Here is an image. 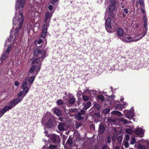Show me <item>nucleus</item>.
<instances>
[{"mask_svg": "<svg viewBox=\"0 0 149 149\" xmlns=\"http://www.w3.org/2000/svg\"><path fill=\"white\" fill-rule=\"evenodd\" d=\"M25 0H16L15 8L16 10L18 9L19 16L18 18H16L17 14L16 13L14 17L13 20V28H16L14 30V40L15 42L17 43L18 42V34L19 30L21 28L23 22L24 17L22 13V8L24 7L25 4Z\"/></svg>", "mask_w": 149, "mask_h": 149, "instance_id": "obj_1", "label": "nucleus"}, {"mask_svg": "<svg viewBox=\"0 0 149 149\" xmlns=\"http://www.w3.org/2000/svg\"><path fill=\"white\" fill-rule=\"evenodd\" d=\"M46 51L45 50H41L38 48L35 49L34 51L33 54L35 56L40 57L41 59H44L46 56Z\"/></svg>", "mask_w": 149, "mask_h": 149, "instance_id": "obj_2", "label": "nucleus"}, {"mask_svg": "<svg viewBox=\"0 0 149 149\" xmlns=\"http://www.w3.org/2000/svg\"><path fill=\"white\" fill-rule=\"evenodd\" d=\"M142 37V36L139 38H133L131 37L128 35H126L123 38H120V39L123 41L129 42H136L141 39Z\"/></svg>", "mask_w": 149, "mask_h": 149, "instance_id": "obj_3", "label": "nucleus"}, {"mask_svg": "<svg viewBox=\"0 0 149 149\" xmlns=\"http://www.w3.org/2000/svg\"><path fill=\"white\" fill-rule=\"evenodd\" d=\"M48 136L53 143H58L60 142V138L58 135L53 134L49 135Z\"/></svg>", "mask_w": 149, "mask_h": 149, "instance_id": "obj_4", "label": "nucleus"}, {"mask_svg": "<svg viewBox=\"0 0 149 149\" xmlns=\"http://www.w3.org/2000/svg\"><path fill=\"white\" fill-rule=\"evenodd\" d=\"M27 80V78H26L24 79V81L23 82L22 84L21 87L23 89V91L24 94V97L26 95L30 89V88L27 86V84L26 82Z\"/></svg>", "mask_w": 149, "mask_h": 149, "instance_id": "obj_5", "label": "nucleus"}, {"mask_svg": "<svg viewBox=\"0 0 149 149\" xmlns=\"http://www.w3.org/2000/svg\"><path fill=\"white\" fill-rule=\"evenodd\" d=\"M11 45H10L8 47V48L6 50L5 52L3 53L1 57V61L6 60L8 58L10 50L11 48Z\"/></svg>", "mask_w": 149, "mask_h": 149, "instance_id": "obj_6", "label": "nucleus"}, {"mask_svg": "<svg viewBox=\"0 0 149 149\" xmlns=\"http://www.w3.org/2000/svg\"><path fill=\"white\" fill-rule=\"evenodd\" d=\"M144 131L145 130L144 129L140 128L138 127H137L134 130L135 134L140 137H141L143 136Z\"/></svg>", "mask_w": 149, "mask_h": 149, "instance_id": "obj_7", "label": "nucleus"}, {"mask_svg": "<svg viewBox=\"0 0 149 149\" xmlns=\"http://www.w3.org/2000/svg\"><path fill=\"white\" fill-rule=\"evenodd\" d=\"M22 98H17L11 102H8V104L10 107H12L11 109H12L13 107L15 106L17 103L20 102L22 101Z\"/></svg>", "mask_w": 149, "mask_h": 149, "instance_id": "obj_8", "label": "nucleus"}, {"mask_svg": "<svg viewBox=\"0 0 149 149\" xmlns=\"http://www.w3.org/2000/svg\"><path fill=\"white\" fill-rule=\"evenodd\" d=\"M41 67V64L40 63L38 64V65H33L30 68L29 72L30 73H32L35 70V71L36 72L37 74L39 71Z\"/></svg>", "mask_w": 149, "mask_h": 149, "instance_id": "obj_9", "label": "nucleus"}, {"mask_svg": "<svg viewBox=\"0 0 149 149\" xmlns=\"http://www.w3.org/2000/svg\"><path fill=\"white\" fill-rule=\"evenodd\" d=\"M49 24L48 23L45 24H44L42 27V33L41 36V37L43 38L45 37L47 30V28L49 26Z\"/></svg>", "mask_w": 149, "mask_h": 149, "instance_id": "obj_10", "label": "nucleus"}, {"mask_svg": "<svg viewBox=\"0 0 149 149\" xmlns=\"http://www.w3.org/2000/svg\"><path fill=\"white\" fill-rule=\"evenodd\" d=\"M43 59L40 58V57H38L34 59L31 58V59L30 61H32L31 63L32 65H36V64H38L39 62V63L38 64L40 63L41 65V62L43 61Z\"/></svg>", "mask_w": 149, "mask_h": 149, "instance_id": "obj_11", "label": "nucleus"}, {"mask_svg": "<svg viewBox=\"0 0 149 149\" xmlns=\"http://www.w3.org/2000/svg\"><path fill=\"white\" fill-rule=\"evenodd\" d=\"M52 117V115L50 113H46L45 115H44V117L42 120V123L45 125L47 120L49 119Z\"/></svg>", "mask_w": 149, "mask_h": 149, "instance_id": "obj_12", "label": "nucleus"}, {"mask_svg": "<svg viewBox=\"0 0 149 149\" xmlns=\"http://www.w3.org/2000/svg\"><path fill=\"white\" fill-rule=\"evenodd\" d=\"M11 107H10L9 105L3 107L1 111L0 110V118L7 111L12 109Z\"/></svg>", "mask_w": 149, "mask_h": 149, "instance_id": "obj_13", "label": "nucleus"}, {"mask_svg": "<svg viewBox=\"0 0 149 149\" xmlns=\"http://www.w3.org/2000/svg\"><path fill=\"white\" fill-rule=\"evenodd\" d=\"M52 15V13L51 12L49 13V12H47L45 15V19L44 21V22L45 23H48L49 22L50 20V18Z\"/></svg>", "mask_w": 149, "mask_h": 149, "instance_id": "obj_14", "label": "nucleus"}, {"mask_svg": "<svg viewBox=\"0 0 149 149\" xmlns=\"http://www.w3.org/2000/svg\"><path fill=\"white\" fill-rule=\"evenodd\" d=\"M85 113V111L83 110H81L80 112L78 113L75 116V117L77 120H79L82 119L83 117L82 116Z\"/></svg>", "mask_w": 149, "mask_h": 149, "instance_id": "obj_15", "label": "nucleus"}, {"mask_svg": "<svg viewBox=\"0 0 149 149\" xmlns=\"http://www.w3.org/2000/svg\"><path fill=\"white\" fill-rule=\"evenodd\" d=\"M143 19L144 23L143 26L144 28H146V30L144 34L142 36V37L144 36L146 33L147 29L146 28V26L148 21V19L147 18L146 16L145 15H144L143 16Z\"/></svg>", "mask_w": 149, "mask_h": 149, "instance_id": "obj_16", "label": "nucleus"}, {"mask_svg": "<svg viewBox=\"0 0 149 149\" xmlns=\"http://www.w3.org/2000/svg\"><path fill=\"white\" fill-rule=\"evenodd\" d=\"M111 18L109 17H108L106 21V24L105 26L106 29L107 30V28L109 29H110L111 28Z\"/></svg>", "mask_w": 149, "mask_h": 149, "instance_id": "obj_17", "label": "nucleus"}, {"mask_svg": "<svg viewBox=\"0 0 149 149\" xmlns=\"http://www.w3.org/2000/svg\"><path fill=\"white\" fill-rule=\"evenodd\" d=\"M126 110L124 111V113L125 114L126 117L129 119L132 118L134 116L133 113L132 111H129L126 113Z\"/></svg>", "mask_w": 149, "mask_h": 149, "instance_id": "obj_18", "label": "nucleus"}, {"mask_svg": "<svg viewBox=\"0 0 149 149\" xmlns=\"http://www.w3.org/2000/svg\"><path fill=\"white\" fill-rule=\"evenodd\" d=\"M54 119V118L52 117L49 118L48 122L46 123V125L48 127L51 128L53 126V125L52 121Z\"/></svg>", "mask_w": 149, "mask_h": 149, "instance_id": "obj_19", "label": "nucleus"}, {"mask_svg": "<svg viewBox=\"0 0 149 149\" xmlns=\"http://www.w3.org/2000/svg\"><path fill=\"white\" fill-rule=\"evenodd\" d=\"M65 124L63 123H60L58 126V129L60 131L64 130H65Z\"/></svg>", "mask_w": 149, "mask_h": 149, "instance_id": "obj_20", "label": "nucleus"}, {"mask_svg": "<svg viewBox=\"0 0 149 149\" xmlns=\"http://www.w3.org/2000/svg\"><path fill=\"white\" fill-rule=\"evenodd\" d=\"M117 36L118 37H121L123 35V29L121 28L118 29L117 31Z\"/></svg>", "mask_w": 149, "mask_h": 149, "instance_id": "obj_21", "label": "nucleus"}, {"mask_svg": "<svg viewBox=\"0 0 149 149\" xmlns=\"http://www.w3.org/2000/svg\"><path fill=\"white\" fill-rule=\"evenodd\" d=\"M115 4L111 5L109 8L108 10L110 12H113L115 8Z\"/></svg>", "mask_w": 149, "mask_h": 149, "instance_id": "obj_22", "label": "nucleus"}, {"mask_svg": "<svg viewBox=\"0 0 149 149\" xmlns=\"http://www.w3.org/2000/svg\"><path fill=\"white\" fill-rule=\"evenodd\" d=\"M104 127L103 125H100L99 129V133L102 134L104 131Z\"/></svg>", "mask_w": 149, "mask_h": 149, "instance_id": "obj_23", "label": "nucleus"}, {"mask_svg": "<svg viewBox=\"0 0 149 149\" xmlns=\"http://www.w3.org/2000/svg\"><path fill=\"white\" fill-rule=\"evenodd\" d=\"M91 105V103L90 102H88L84 104L83 108L86 110L90 107Z\"/></svg>", "mask_w": 149, "mask_h": 149, "instance_id": "obj_24", "label": "nucleus"}, {"mask_svg": "<svg viewBox=\"0 0 149 149\" xmlns=\"http://www.w3.org/2000/svg\"><path fill=\"white\" fill-rule=\"evenodd\" d=\"M111 113L114 115H117L119 116H121L122 114L120 112L118 111H114L112 112Z\"/></svg>", "mask_w": 149, "mask_h": 149, "instance_id": "obj_25", "label": "nucleus"}, {"mask_svg": "<svg viewBox=\"0 0 149 149\" xmlns=\"http://www.w3.org/2000/svg\"><path fill=\"white\" fill-rule=\"evenodd\" d=\"M58 147L56 145L50 144L48 148V149H56Z\"/></svg>", "mask_w": 149, "mask_h": 149, "instance_id": "obj_26", "label": "nucleus"}, {"mask_svg": "<svg viewBox=\"0 0 149 149\" xmlns=\"http://www.w3.org/2000/svg\"><path fill=\"white\" fill-rule=\"evenodd\" d=\"M75 101V99L74 97L70 98L68 102L70 104H73Z\"/></svg>", "mask_w": 149, "mask_h": 149, "instance_id": "obj_27", "label": "nucleus"}, {"mask_svg": "<svg viewBox=\"0 0 149 149\" xmlns=\"http://www.w3.org/2000/svg\"><path fill=\"white\" fill-rule=\"evenodd\" d=\"M55 113L58 116H60L61 115V111L58 109H56L54 111Z\"/></svg>", "mask_w": 149, "mask_h": 149, "instance_id": "obj_28", "label": "nucleus"}, {"mask_svg": "<svg viewBox=\"0 0 149 149\" xmlns=\"http://www.w3.org/2000/svg\"><path fill=\"white\" fill-rule=\"evenodd\" d=\"M73 143V141L71 138H69L66 142V144L69 146L72 145Z\"/></svg>", "mask_w": 149, "mask_h": 149, "instance_id": "obj_29", "label": "nucleus"}, {"mask_svg": "<svg viewBox=\"0 0 149 149\" xmlns=\"http://www.w3.org/2000/svg\"><path fill=\"white\" fill-rule=\"evenodd\" d=\"M138 148L139 149H148V148L146 147L144 145L139 144L138 145Z\"/></svg>", "mask_w": 149, "mask_h": 149, "instance_id": "obj_30", "label": "nucleus"}, {"mask_svg": "<svg viewBox=\"0 0 149 149\" xmlns=\"http://www.w3.org/2000/svg\"><path fill=\"white\" fill-rule=\"evenodd\" d=\"M98 100H101L102 101H104V96L102 95H99L97 97Z\"/></svg>", "mask_w": 149, "mask_h": 149, "instance_id": "obj_31", "label": "nucleus"}, {"mask_svg": "<svg viewBox=\"0 0 149 149\" xmlns=\"http://www.w3.org/2000/svg\"><path fill=\"white\" fill-rule=\"evenodd\" d=\"M35 79V77L34 76H32L30 77L29 80V83L32 84L33 81Z\"/></svg>", "mask_w": 149, "mask_h": 149, "instance_id": "obj_32", "label": "nucleus"}, {"mask_svg": "<svg viewBox=\"0 0 149 149\" xmlns=\"http://www.w3.org/2000/svg\"><path fill=\"white\" fill-rule=\"evenodd\" d=\"M89 97L87 95H83L82 97L83 100L85 101H87L89 99Z\"/></svg>", "mask_w": 149, "mask_h": 149, "instance_id": "obj_33", "label": "nucleus"}, {"mask_svg": "<svg viewBox=\"0 0 149 149\" xmlns=\"http://www.w3.org/2000/svg\"><path fill=\"white\" fill-rule=\"evenodd\" d=\"M63 102L62 100H58L56 102V104L58 105H62Z\"/></svg>", "mask_w": 149, "mask_h": 149, "instance_id": "obj_34", "label": "nucleus"}, {"mask_svg": "<svg viewBox=\"0 0 149 149\" xmlns=\"http://www.w3.org/2000/svg\"><path fill=\"white\" fill-rule=\"evenodd\" d=\"M110 110V109H106L103 110V112L104 113L107 114L109 112Z\"/></svg>", "mask_w": 149, "mask_h": 149, "instance_id": "obj_35", "label": "nucleus"}, {"mask_svg": "<svg viewBox=\"0 0 149 149\" xmlns=\"http://www.w3.org/2000/svg\"><path fill=\"white\" fill-rule=\"evenodd\" d=\"M139 3L140 5L141 6V7H144V4L143 1L142 0H140L139 1Z\"/></svg>", "mask_w": 149, "mask_h": 149, "instance_id": "obj_36", "label": "nucleus"}, {"mask_svg": "<svg viewBox=\"0 0 149 149\" xmlns=\"http://www.w3.org/2000/svg\"><path fill=\"white\" fill-rule=\"evenodd\" d=\"M135 142L136 141L134 138V137L132 138L131 140L130 144H133L135 143Z\"/></svg>", "mask_w": 149, "mask_h": 149, "instance_id": "obj_37", "label": "nucleus"}, {"mask_svg": "<svg viewBox=\"0 0 149 149\" xmlns=\"http://www.w3.org/2000/svg\"><path fill=\"white\" fill-rule=\"evenodd\" d=\"M94 106L95 107H96L97 109V110H100V106L98 104H95L94 105Z\"/></svg>", "mask_w": 149, "mask_h": 149, "instance_id": "obj_38", "label": "nucleus"}, {"mask_svg": "<svg viewBox=\"0 0 149 149\" xmlns=\"http://www.w3.org/2000/svg\"><path fill=\"white\" fill-rule=\"evenodd\" d=\"M126 132L127 133L131 134L132 132V131L130 129H128L126 130Z\"/></svg>", "mask_w": 149, "mask_h": 149, "instance_id": "obj_39", "label": "nucleus"}, {"mask_svg": "<svg viewBox=\"0 0 149 149\" xmlns=\"http://www.w3.org/2000/svg\"><path fill=\"white\" fill-rule=\"evenodd\" d=\"M13 29H12L10 31V38L9 39H8V40L9 42H10L11 41V40H12V39H11V38H13V36H11V33H12L13 32Z\"/></svg>", "mask_w": 149, "mask_h": 149, "instance_id": "obj_40", "label": "nucleus"}, {"mask_svg": "<svg viewBox=\"0 0 149 149\" xmlns=\"http://www.w3.org/2000/svg\"><path fill=\"white\" fill-rule=\"evenodd\" d=\"M125 137L126 140L127 141H128L130 139V136L129 135L126 134L125 136Z\"/></svg>", "mask_w": 149, "mask_h": 149, "instance_id": "obj_41", "label": "nucleus"}, {"mask_svg": "<svg viewBox=\"0 0 149 149\" xmlns=\"http://www.w3.org/2000/svg\"><path fill=\"white\" fill-rule=\"evenodd\" d=\"M123 123L124 124L129 123L130 122V121H128L127 120L124 119L123 120Z\"/></svg>", "mask_w": 149, "mask_h": 149, "instance_id": "obj_42", "label": "nucleus"}, {"mask_svg": "<svg viewBox=\"0 0 149 149\" xmlns=\"http://www.w3.org/2000/svg\"><path fill=\"white\" fill-rule=\"evenodd\" d=\"M124 146L126 148H127L129 147V143L127 141H126L124 143Z\"/></svg>", "mask_w": 149, "mask_h": 149, "instance_id": "obj_43", "label": "nucleus"}, {"mask_svg": "<svg viewBox=\"0 0 149 149\" xmlns=\"http://www.w3.org/2000/svg\"><path fill=\"white\" fill-rule=\"evenodd\" d=\"M120 109H119V110H122V109L125 108V106L124 105V104H120Z\"/></svg>", "mask_w": 149, "mask_h": 149, "instance_id": "obj_44", "label": "nucleus"}, {"mask_svg": "<svg viewBox=\"0 0 149 149\" xmlns=\"http://www.w3.org/2000/svg\"><path fill=\"white\" fill-rule=\"evenodd\" d=\"M23 94V95H24V94L23 93V91L22 92V91H20L19 93H18V94L17 95V97H21L22 95V94Z\"/></svg>", "mask_w": 149, "mask_h": 149, "instance_id": "obj_45", "label": "nucleus"}, {"mask_svg": "<svg viewBox=\"0 0 149 149\" xmlns=\"http://www.w3.org/2000/svg\"><path fill=\"white\" fill-rule=\"evenodd\" d=\"M58 0H52L51 1V3L54 5L56 3Z\"/></svg>", "mask_w": 149, "mask_h": 149, "instance_id": "obj_46", "label": "nucleus"}, {"mask_svg": "<svg viewBox=\"0 0 149 149\" xmlns=\"http://www.w3.org/2000/svg\"><path fill=\"white\" fill-rule=\"evenodd\" d=\"M48 8L50 10H52L53 8L52 6L51 5H49L48 6Z\"/></svg>", "mask_w": 149, "mask_h": 149, "instance_id": "obj_47", "label": "nucleus"}, {"mask_svg": "<svg viewBox=\"0 0 149 149\" xmlns=\"http://www.w3.org/2000/svg\"><path fill=\"white\" fill-rule=\"evenodd\" d=\"M19 82L17 81H16L15 82V85L16 86H18L19 85Z\"/></svg>", "mask_w": 149, "mask_h": 149, "instance_id": "obj_48", "label": "nucleus"}, {"mask_svg": "<svg viewBox=\"0 0 149 149\" xmlns=\"http://www.w3.org/2000/svg\"><path fill=\"white\" fill-rule=\"evenodd\" d=\"M143 8H143V7H141L140 10L143 13H145V11L143 9Z\"/></svg>", "mask_w": 149, "mask_h": 149, "instance_id": "obj_49", "label": "nucleus"}, {"mask_svg": "<svg viewBox=\"0 0 149 149\" xmlns=\"http://www.w3.org/2000/svg\"><path fill=\"white\" fill-rule=\"evenodd\" d=\"M107 146L106 145H104L103 147L102 148V149H107Z\"/></svg>", "mask_w": 149, "mask_h": 149, "instance_id": "obj_50", "label": "nucleus"}, {"mask_svg": "<svg viewBox=\"0 0 149 149\" xmlns=\"http://www.w3.org/2000/svg\"><path fill=\"white\" fill-rule=\"evenodd\" d=\"M42 42V40L41 39L39 40L38 41V43L39 44H40Z\"/></svg>", "mask_w": 149, "mask_h": 149, "instance_id": "obj_51", "label": "nucleus"}, {"mask_svg": "<svg viewBox=\"0 0 149 149\" xmlns=\"http://www.w3.org/2000/svg\"><path fill=\"white\" fill-rule=\"evenodd\" d=\"M124 11L127 14L129 12V10L126 8L124 9Z\"/></svg>", "mask_w": 149, "mask_h": 149, "instance_id": "obj_52", "label": "nucleus"}, {"mask_svg": "<svg viewBox=\"0 0 149 149\" xmlns=\"http://www.w3.org/2000/svg\"><path fill=\"white\" fill-rule=\"evenodd\" d=\"M90 127L91 129H94L95 128V127L94 125H91L90 126Z\"/></svg>", "mask_w": 149, "mask_h": 149, "instance_id": "obj_53", "label": "nucleus"}, {"mask_svg": "<svg viewBox=\"0 0 149 149\" xmlns=\"http://www.w3.org/2000/svg\"><path fill=\"white\" fill-rule=\"evenodd\" d=\"M119 105L118 104L115 107V109L116 110L118 109L119 108Z\"/></svg>", "mask_w": 149, "mask_h": 149, "instance_id": "obj_54", "label": "nucleus"}, {"mask_svg": "<svg viewBox=\"0 0 149 149\" xmlns=\"http://www.w3.org/2000/svg\"><path fill=\"white\" fill-rule=\"evenodd\" d=\"M109 97L112 99H113L115 97V96L114 95H111L110 96H109Z\"/></svg>", "mask_w": 149, "mask_h": 149, "instance_id": "obj_55", "label": "nucleus"}, {"mask_svg": "<svg viewBox=\"0 0 149 149\" xmlns=\"http://www.w3.org/2000/svg\"><path fill=\"white\" fill-rule=\"evenodd\" d=\"M90 90H89L88 88H86V90H85V92H89V91H90Z\"/></svg>", "mask_w": 149, "mask_h": 149, "instance_id": "obj_56", "label": "nucleus"}, {"mask_svg": "<svg viewBox=\"0 0 149 149\" xmlns=\"http://www.w3.org/2000/svg\"><path fill=\"white\" fill-rule=\"evenodd\" d=\"M125 106H127V105H128V104L126 102H125L124 104H123Z\"/></svg>", "mask_w": 149, "mask_h": 149, "instance_id": "obj_57", "label": "nucleus"}, {"mask_svg": "<svg viewBox=\"0 0 149 149\" xmlns=\"http://www.w3.org/2000/svg\"><path fill=\"white\" fill-rule=\"evenodd\" d=\"M123 99H124V98L123 97H121V98L120 99V101L123 102Z\"/></svg>", "mask_w": 149, "mask_h": 149, "instance_id": "obj_58", "label": "nucleus"}, {"mask_svg": "<svg viewBox=\"0 0 149 149\" xmlns=\"http://www.w3.org/2000/svg\"><path fill=\"white\" fill-rule=\"evenodd\" d=\"M147 143H148V147H149V143L148 142H147Z\"/></svg>", "mask_w": 149, "mask_h": 149, "instance_id": "obj_59", "label": "nucleus"}, {"mask_svg": "<svg viewBox=\"0 0 149 149\" xmlns=\"http://www.w3.org/2000/svg\"><path fill=\"white\" fill-rule=\"evenodd\" d=\"M110 88H111V90L112 91L113 90V88H112V87H111Z\"/></svg>", "mask_w": 149, "mask_h": 149, "instance_id": "obj_60", "label": "nucleus"}, {"mask_svg": "<svg viewBox=\"0 0 149 149\" xmlns=\"http://www.w3.org/2000/svg\"><path fill=\"white\" fill-rule=\"evenodd\" d=\"M122 7L123 8H124V6H122Z\"/></svg>", "mask_w": 149, "mask_h": 149, "instance_id": "obj_61", "label": "nucleus"}, {"mask_svg": "<svg viewBox=\"0 0 149 149\" xmlns=\"http://www.w3.org/2000/svg\"><path fill=\"white\" fill-rule=\"evenodd\" d=\"M98 114L99 115L98 116H100V114Z\"/></svg>", "mask_w": 149, "mask_h": 149, "instance_id": "obj_62", "label": "nucleus"}, {"mask_svg": "<svg viewBox=\"0 0 149 149\" xmlns=\"http://www.w3.org/2000/svg\"><path fill=\"white\" fill-rule=\"evenodd\" d=\"M65 95H66V93H65Z\"/></svg>", "mask_w": 149, "mask_h": 149, "instance_id": "obj_63", "label": "nucleus"}]
</instances>
